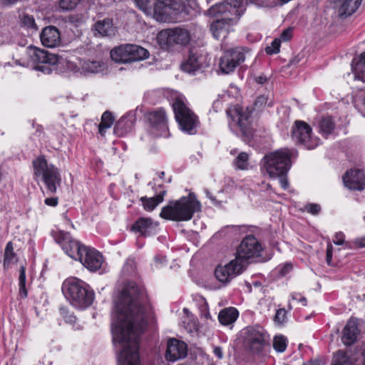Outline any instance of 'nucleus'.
Wrapping results in <instances>:
<instances>
[{
	"mask_svg": "<svg viewBox=\"0 0 365 365\" xmlns=\"http://www.w3.org/2000/svg\"><path fill=\"white\" fill-rule=\"evenodd\" d=\"M143 294L133 282L128 284L115 304L112 323L113 340L122 344L119 365H140L139 336L147 324Z\"/></svg>",
	"mask_w": 365,
	"mask_h": 365,
	"instance_id": "1",
	"label": "nucleus"
},
{
	"mask_svg": "<svg viewBox=\"0 0 365 365\" xmlns=\"http://www.w3.org/2000/svg\"><path fill=\"white\" fill-rule=\"evenodd\" d=\"M200 210V203L195 195L190 194L178 200L170 201L161 210L160 216L162 218L173 221H188L195 212Z\"/></svg>",
	"mask_w": 365,
	"mask_h": 365,
	"instance_id": "2",
	"label": "nucleus"
},
{
	"mask_svg": "<svg viewBox=\"0 0 365 365\" xmlns=\"http://www.w3.org/2000/svg\"><path fill=\"white\" fill-rule=\"evenodd\" d=\"M62 292L73 307L81 309L90 307L94 299V292L90 286L76 277L68 278L63 282Z\"/></svg>",
	"mask_w": 365,
	"mask_h": 365,
	"instance_id": "3",
	"label": "nucleus"
},
{
	"mask_svg": "<svg viewBox=\"0 0 365 365\" xmlns=\"http://www.w3.org/2000/svg\"><path fill=\"white\" fill-rule=\"evenodd\" d=\"M34 179L37 182H42L48 194H54L61 183L58 169L48 164L44 157L37 158L33 161Z\"/></svg>",
	"mask_w": 365,
	"mask_h": 365,
	"instance_id": "4",
	"label": "nucleus"
},
{
	"mask_svg": "<svg viewBox=\"0 0 365 365\" xmlns=\"http://www.w3.org/2000/svg\"><path fill=\"white\" fill-rule=\"evenodd\" d=\"M292 155V151L281 148L264 156V166L269 177L275 178L277 175L286 174L291 166Z\"/></svg>",
	"mask_w": 365,
	"mask_h": 365,
	"instance_id": "5",
	"label": "nucleus"
},
{
	"mask_svg": "<svg viewBox=\"0 0 365 365\" xmlns=\"http://www.w3.org/2000/svg\"><path fill=\"white\" fill-rule=\"evenodd\" d=\"M263 247L259 240L252 235H247L238 246L235 260L242 264L245 269L250 259L261 256Z\"/></svg>",
	"mask_w": 365,
	"mask_h": 365,
	"instance_id": "6",
	"label": "nucleus"
},
{
	"mask_svg": "<svg viewBox=\"0 0 365 365\" xmlns=\"http://www.w3.org/2000/svg\"><path fill=\"white\" fill-rule=\"evenodd\" d=\"M173 107L181 130L189 134L195 133L198 120L195 113L180 99H176Z\"/></svg>",
	"mask_w": 365,
	"mask_h": 365,
	"instance_id": "7",
	"label": "nucleus"
},
{
	"mask_svg": "<svg viewBox=\"0 0 365 365\" xmlns=\"http://www.w3.org/2000/svg\"><path fill=\"white\" fill-rule=\"evenodd\" d=\"M148 51L138 45L125 44L115 47L110 51V57L115 62H133L148 57Z\"/></svg>",
	"mask_w": 365,
	"mask_h": 365,
	"instance_id": "8",
	"label": "nucleus"
},
{
	"mask_svg": "<svg viewBox=\"0 0 365 365\" xmlns=\"http://www.w3.org/2000/svg\"><path fill=\"white\" fill-rule=\"evenodd\" d=\"M227 114L230 118L229 125L231 129L239 128L244 135H251V111L246 108L235 106L227 110Z\"/></svg>",
	"mask_w": 365,
	"mask_h": 365,
	"instance_id": "9",
	"label": "nucleus"
},
{
	"mask_svg": "<svg viewBox=\"0 0 365 365\" xmlns=\"http://www.w3.org/2000/svg\"><path fill=\"white\" fill-rule=\"evenodd\" d=\"M312 129L307 123L296 120L292 127V137L299 144L303 145L307 149H314L318 146L320 140L312 135Z\"/></svg>",
	"mask_w": 365,
	"mask_h": 365,
	"instance_id": "10",
	"label": "nucleus"
},
{
	"mask_svg": "<svg viewBox=\"0 0 365 365\" xmlns=\"http://www.w3.org/2000/svg\"><path fill=\"white\" fill-rule=\"evenodd\" d=\"M148 131L155 137H168L169 130L166 113L163 108L150 111L145 115Z\"/></svg>",
	"mask_w": 365,
	"mask_h": 365,
	"instance_id": "11",
	"label": "nucleus"
},
{
	"mask_svg": "<svg viewBox=\"0 0 365 365\" xmlns=\"http://www.w3.org/2000/svg\"><path fill=\"white\" fill-rule=\"evenodd\" d=\"M51 235L55 241L61 246L66 254L76 260L79 258L83 250L86 247L85 245L73 239L68 232L53 230Z\"/></svg>",
	"mask_w": 365,
	"mask_h": 365,
	"instance_id": "12",
	"label": "nucleus"
},
{
	"mask_svg": "<svg viewBox=\"0 0 365 365\" xmlns=\"http://www.w3.org/2000/svg\"><path fill=\"white\" fill-rule=\"evenodd\" d=\"M244 346L252 351H261L265 345V336L260 327H247L241 331Z\"/></svg>",
	"mask_w": 365,
	"mask_h": 365,
	"instance_id": "13",
	"label": "nucleus"
},
{
	"mask_svg": "<svg viewBox=\"0 0 365 365\" xmlns=\"http://www.w3.org/2000/svg\"><path fill=\"white\" fill-rule=\"evenodd\" d=\"M158 39L160 43L167 46L175 44L185 46L190 42L191 36L187 29L175 27L160 31L158 35Z\"/></svg>",
	"mask_w": 365,
	"mask_h": 365,
	"instance_id": "14",
	"label": "nucleus"
},
{
	"mask_svg": "<svg viewBox=\"0 0 365 365\" xmlns=\"http://www.w3.org/2000/svg\"><path fill=\"white\" fill-rule=\"evenodd\" d=\"M151 14L148 16L152 17L158 22H168L172 21L175 15L183 10V6L180 4H165L160 0L156 6H154Z\"/></svg>",
	"mask_w": 365,
	"mask_h": 365,
	"instance_id": "15",
	"label": "nucleus"
},
{
	"mask_svg": "<svg viewBox=\"0 0 365 365\" xmlns=\"http://www.w3.org/2000/svg\"><path fill=\"white\" fill-rule=\"evenodd\" d=\"M242 48H236L225 51L220 60V68L223 73L229 74L245 61Z\"/></svg>",
	"mask_w": 365,
	"mask_h": 365,
	"instance_id": "16",
	"label": "nucleus"
},
{
	"mask_svg": "<svg viewBox=\"0 0 365 365\" xmlns=\"http://www.w3.org/2000/svg\"><path fill=\"white\" fill-rule=\"evenodd\" d=\"M77 260L88 270L96 272L101 267L103 258L97 250L86 246Z\"/></svg>",
	"mask_w": 365,
	"mask_h": 365,
	"instance_id": "17",
	"label": "nucleus"
},
{
	"mask_svg": "<svg viewBox=\"0 0 365 365\" xmlns=\"http://www.w3.org/2000/svg\"><path fill=\"white\" fill-rule=\"evenodd\" d=\"M244 269L242 264L233 259L223 267H217L215 271V276L220 282L227 283L237 275L241 274Z\"/></svg>",
	"mask_w": 365,
	"mask_h": 365,
	"instance_id": "18",
	"label": "nucleus"
},
{
	"mask_svg": "<svg viewBox=\"0 0 365 365\" xmlns=\"http://www.w3.org/2000/svg\"><path fill=\"white\" fill-rule=\"evenodd\" d=\"M187 344L175 338L169 339L167 343V349L165 352V358L170 361L185 358L187 356Z\"/></svg>",
	"mask_w": 365,
	"mask_h": 365,
	"instance_id": "19",
	"label": "nucleus"
},
{
	"mask_svg": "<svg viewBox=\"0 0 365 365\" xmlns=\"http://www.w3.org/2000/svg\"><path fill=\"white\" fill-rule=\"evenodd\" d=\"M27 53L36 65L43 63L56 64L58 61L56 55L50 53L48 51L36 46H29L27 48Z\"/></svg>",
	"mask_w": 365,
	"mask_h": 365,
	"instance_id": "20",
	"label": "nucleus"
},
{
	"mask_svg": "<svg viewBox=\"0 0 365 365\" xmlns=\"http://www.w3.org/2000/svg\"><path fill=\"white\" fill-rule=\"evenodd\" d=\"M343 181L349 190H362L365 187V175L360 170H350L345 173Z\"/></svg>",
	"mask_w": 365,
	"mask_h": 365,
	"instance_id": "21",
	"label": "nucleus"
},
{
	"mask_svg": "<svg viewBox=\"0 0 365 365\" xmlns=\"http://www.w3.org/2000/svg\"><path fill=\"white\" fill-rule=\"evenodd\" d=\"M42 44L48 48H55L61 44V34L53 26H48L43 29L40 34Z\"/></svg>",
	"mask_w": 365,
	"mask_h": 365,
	"instance_id": "22",
	"label": "nucleus"
},
{
	"mask_svg": "<svg viewBox=\"0 0 365 365\" xmlns=\"http://www.w3.org/2000/svg\"><path fill=\"white\" fill-rule=\"evenodd\" d=\"M207 66L205 62V58L197 53L191 52L188 57L182 63L181 69L188 73H195L204 66Z\"/></svg>",
	"mask_w": 365,
	"mask_h": 365,
	"instance_id": "23",
	"label": "nucleus"
},
{
	"mask_svg": "<svg viewBox=\"0 0 365 365\" xmlns=\"http://www.w3.org/2000/svg\"><path fill=\"white\" fill-rule=\"evenodd\" d=\"M359 329L355 321L350 319L343 329L341 341L346 346H351L357 339Z\"/></svg>",
	"mask_w": 365,
	"mask_h": 365,
	"instance_id": "24",
	"label": "nucleus"
},
{
	"mask_svg": "<svg viewBox=\"0 0 365 365\" xmlns=\"http://www.w3.org/2000/svg\"><path fill=\"white\" fill-rule=\"evenodd\" d=\"M353 73L354 75L355 87L359 90H363L365 88L361 86L359 83H365V52L360 55L359 59L355 66H353Z\"/></svg>",
	"mask_w": 365,
	"mask_h": 365,
	"instance_id": "25",
	"label": "nucleus"
},
{
	"mask_svg": "<svg viewBox=\"0 0 365 365\" xmlns=\"http://www.w3.org/2000/svg\"><path fill=\"white\" fill-rule=\"evenodd\" d=\"M156 225L150 218L141 217L132 226V230L139 232L141 235L147 236L153 233Z\"/></svg>",
	"mask_w": 365,
	"mask_h": 365,
	"instance_id": "26",
	"label": "nucleus"
},
{
	"mask_svg": "<svg viewBox=\"0 0 365 365\" xmlns=\"http://www.w3.org/2000/svg\"><path fill=\"white\" fill-rule=\"evenodd\" d=\"M239 315L238 311L234 307H228L221 310L218 315L219 322L222 325L233 324Z\"/></svg>",
	"mask_w": 365,
	"mask_h": 365,
	"instance_id": "27",
	"label": "nucleus"
},
{
	"mask_svg": "<svg viewBox=\"0 0 365 365\" xmlns=\"http://www.w3.org/2000/svg\"><path fill=\"white\" fill-rule=\"evenodd\" d=\"M95 30L103 36H111L115 35V29L113 21L109 19L98 21L95 24Z\"/></svg>",
	"mask_w": 365,
	"mask_h": 365,
	"instance_id": "28",
	"label": "nucleus"
},
{
	"mask_svg": "<svg viewBox=\"0 0 365 365\" xmlns=\"http://www.w3.org/2000/svg\"><path fill=\"white\" fill-rule=\"evenodd\" d=\"M361 0H343L339 14L341 16H348L354 14L361 4Z\"/></svg>",
	"mask_w": 365,
	"mask_h": 365,
	"instance_id": "29",
	"label": "nucleus"
},
{
	"mask_svg": "<svg viewBox=\"0 0 365 365\" xmlns=\"http://www.w3.org/2000/svg\"><path fill=\"white\" fill-rule=\"evenodd\" d=\"M227 26L223 20H217L210 25V31L216 39L225 37L227 34Z\"/></svg>",
	"mask_w": 365,
	"mask_h": 365,
	"instance_id": "30",
	"label": "nucleus"
},
{
	"mask_svg": "<svg viewBox=\"0 0 365 365\" xmlns=\"http://www.w3.org/2000/svg\"><path fill=\"white\" fill-rule=\"evenodd\" d=\"M17 261L16 254L14 251V246L11 242H9L5 247L4 255V268L9 269L12 264Z\"/></svg>",
	"mask_w": 365,
	"mask_h": 365,
	"instance_id": "31",
	"label": "nucleus"
},
{
	"mask_svg": "<svg viewBox=\"0 0 365 365\" xmlns=\"http://www.w3.org/2000/svg\"><path fill=\"white\" fill-rule=\"evenodd\" d=\"M334 128V123L330 116L323 117L319 122V132L326 138L333 132Z\"/></svg>",
	"mask_w": 365,
	"mask_h": 365,
	"instance_id": "32",
	"label": "nucleus"
},
{
	"mask_svg": "<svg viewBox=\"0 0 365 365\" xmlns=\"http://www.w3.org/2000/svg\"><path fill=\"white\" fill-rule=\"evenodd\" d=\"M105 65L98 61H86L81 64V68L86 73H98L104 69Z\"/></svg>",
	"mask_w": 365,
	"mask_h": 365,
	"instance_id": "33",
	"label": "nucleus"
},
{
	"mask_svg": "<svg viewBox=\"0 0 365 365\" xmlns=\"http://www.w3.org/2000/svg\"><path fill=\"white\" fill-rule=\"evenodd\" d=\"M114 122V117L109 111H106L101 117V122L98 125L99 133L101 135H104L106 130L110 128Z\"/></svg>",
	"mask_w": 365,
	"mask_h": 365,
	"instance_id": "34",
	"label": "nucleus"
},
{
	"mask_svg": "<svg viewBox=\"0 0 365 365\" xmlns=\"http://www.w3.org/2000/svg\"><path fill=\"white\" fill-rule=\"evenodd\" d=\"M160 0H135V6L142 11L145 15L151 14L153 6L158 4Z\"/></svg>",
	"mask_w": 365,
	"mask_h": 365,
	"instance_id": "35",
	"label": "nucleus"
},
{
	"mask_svg": "<svg viewBox=\"0 0 365 365\" xmlns=\"http://www.w3.org/2000/svg\"><path fill=\"white\" fill-rule=\"evenodd\" d=\"M333 365H353V362L350 359L347 352L339 350L334 356Z\"/></svg>",
	"mask_w": 365,
	"mask_h": 365,
	"instance_id": "36",
	"label": "nucleus"
},
{
	"mask_svg": "<svg viewBox=\"0 0 365 365\" xmlns=\"http://www.w3.org/2000/svg\"><path fill=\"white\" fill-rule=\"evenodd\" d=\"M131 128V122L125 118H121L115 124L114 127V133L118 135L122 136L125 134Z\"/></svg>",
	"mask_w": 365,
	"mask_h": 365,
	"instance_id": "37",
	"label": "nucleus"
},
{
	"mask_svg": "<svg viewBox=\"0 0 365 365\" xmlns=\"http://www.w3.org/2000/svg\"><path fill=\"white\" fill-rule=\"evenodd\" d=\"M140 200L143 202L144 209L147 211L153 210L158 204L162 202L161 196H155L153 197H142Z\"/></svg>",
	"mask_w": 365,
	"mask_h": 365,
	"instance_id": "38",
	"label": "nucleus"
},
{
	"mask_svg": "<svg viewBox=\"0 0 365 365\" xmlns=\"http://www.w3.org/2000/svg\"><path fill=\"white\" fill-rule=\"evenodd\" d=\"M19 286L20 297L21 298H26L28 293L26 288V268L23 265L21 266L19 269Z\"/></svg>",
	"mask_w": 365,
	"mask_h": 365,
	"instance_id": "39",
	"label": "nucleus"
},
{
	"mask_svg": "<svg viewBox=\"0 0 365 365\" xmlns=\"http://www.w3.org/2000/svg\"><path fill=\"white\" fill-rule=\"evenodd\" d=\"M249 155L245 152H241L238 154L234 160V165L239 170H246L248 168Z\"/></svg>",
	"mask_w": 365,
	"mask_h": 365,
	"instance_id": "40",
	"label": "nucleus"
},
{
	"mask_svg": "<svg viewBox=\"0 0 365 365\" xmlns=\"http://www.w3.org/2000/svg\"><path fill=\"white\" fill-rule=\"evenodd\" d=\"M273 347L278 352H283L287 347V339L280 335L276 336L273 341Z\"/></svg>",
	"mask_w": 365,
	"mask_h": 365,
	"instance_id": "41",
	"label": "nucleus"
},
{
	"mask_svg": "<svg viewBox=\"0 0 365 365\" xmlns=\"http://www.w3.org/2000/svg\"><path fill=\"white\" fill-rule=\"evenodd\" d=\"M135 262L132 259H128L124 264L122 268V274L125 277H128L135 273Z\"/></svg>",
	"mask_w": 365,
	"mask_h": 365,
	"instance_id": "42",
	"label": "nucleus"
},
{
	"mask_svg": "<svg viewBox=\"0 0 365 365\" xmlns=\"http://www.w3.org/2000/svg\"><path fill=\"white\" fill-rule=\"evenodd\" d=\"M21 23L27 29H30L34 31L37 30V25L35 22L34 18L32 16L24 14L21 17Z\"/></svg>",
	"mask_w": 365,
	"mask_h": 365,
	"instance_id": "43",
	"label": "nucleus"
},
{
	"mask_svg": "<svg viewBox=\"0 0 365 365\" xmlns=\"http://www.w3.org/2000/svg\"><path fill=\"white\" fill-rule=\"evenodd\" d=\"M81 0H59V6L63 10L74 9Z\"/></svg>",
	"mask_w": 365,
	"mask_h": 365,
	"instance_id": "44",
	"label": "nucleus"
},
{
	"mask_svg": "<svg viewBox=\"0 0 365 365\" xmlns=\"http://www.w3.org/2000/svg\"><path fill=\"white\" fill-rule=\"evenodd\" d=\"M281 44V40L279 38H275L272 41L270 46H267L265 48L266 53L267 54H274L279 52Z\"/></svg>",
	"mask_w": 365,
	"mask_h": 365,
	"instance_id": "45",
	"label": "nucleus"
},
{
	"mask_svg": "<svg viewBox=\"0 0 365 365\" xmlns=\"http://www.w3.org/2000/svg\"><path fill=\"white\" fill-rule=\"evenodd\" d=\"M267 103L268 98L267 96L264 95L259 96L256 98L254 103V108L257 110H260L266 106Z\"/></svg>",
	"mask_w": 365,
	"mask_h": 365,
	"instance_id": "46",
	"label": "nucleus"
},
{
	"mask_svg": "<svg viewBox=\"0 0 365 365\" xmlns=\"http://www.w3.org/2000/svg\"><path fill=\"white\" fill-rule=\"evenodd\" d=\"M287 312L284 309H279L274 316V321L278 324H282L286 321Z\"/></svg>",
	"mask_w": 365,
	"mask_h": 365,
	"instance_id": "47",
	"label": "nucleus"
},
{
	"mask_svg": "<svg viewBox=\"0 0 365 365\" xmlns=\"http://www.w3.org/2000/svg\"><path fill=\"white\" fill-rule=\"evenodd\" d=\"M304 210L312 215H317L321 210V207L318 204L309 203L304 207Z\"/></svg>",
	"mask_w": 365,
	"mask_h": 365,
	"instance_id": "48",
	"label": "nucleus"
},
{
	"mask_svg": "<svg viewBox=\"0 0 365 365\" xmlns=\"http://www.w3.org/2000/svg\"><path fill=\"white\" fill-rule=\"evenodd\" d=\"M55 64H48V63H43L40 65H36L34 66V69L37 71H40L45 74H49L52 71L51 66H54Z\"/></svg>",
	"mask_w": 365,
	"mask_h": 365,
	"instance_id": "49",
	"label": "nucleus"
},
{
	"mask_svg": "<svg viewBox=\"0 0 365 365\" xmlns=\"http://www.w3.org/2000/svg\"><path fill=\"white\" fill-rule=\"evenodd\" d=\"M293 268V265L290 262L284 264L279 269V273L282 276L287 274Z\"/></svg>",
	"mask_w": 365,
	"mask_h": 365,
	"instance_id": "50",
	"label": "nucleus"
},
{
	"mask_svg": "<svg viewBox=\"0 0 365 365\" xmlns=\"http://www.w3.org/2000/svg\"><path fill=\"white\" fill-rule=\"evenodd\" d=\"M292 299L299 302L304 307L307 306V299L299 293H293L292 294Z\"/></svg>",
	"mask_w": 365,
	"mask_h": 365,
	"instance_id": "51",
	"label": "nucleus"
},
{
	"mask_svg": "<svg viewBox=\"0 0 365 365\" xmlns=\"http://www.w3.org/2000/svg\"><path fill=\"white\" fill-rule=\"evenodd\" d=\"M276 178H279V184L284 190H286L288 188L289 183H288L287 178L286 177V174H282L280 175H277Z\"/></svg>",
	"mask_w": 365,
	"mask_h": 365,
	"instance_id": "52",
	"label": "nucleus"
},
{
	"mask_svg": "<svg viewBox=\"0 0 365 365\" xmlns=\"http://www.w3.org/2000/svg\"><path fill=\"white\" fill-rule=\"evenodd\" d=\"M333 242L337 245H343L344 242V235L341 232L336 233Z\"/></svg>",
	"mask_w": 365,
	"mask_h": 365,
	"instance_id": "53",
	"label": "nucleus"
},
{
	"mask_svg": "<svg viewBox=\"0 0 365 365\" xmlns=\"http://www.w3.org/2000/svg\"><path fill=\"white\" fill-rule=\"evenodd\" d=\"M225 8L223 4H215L208 10L210 14H215L217 12H221Z\"/></svg>",
	"mask_w": 365,
	"mask_h": 365,
	"instance_id": "54",
	"label": "nucleus"
},
{
	"mask_svg": "<svg viewBox=\"0 0 365 365\" xmlns=\"http://www.w3.org/2000/svg\"><path fill=\"white\" fill-rule=\"evenodd\" d=\"M292 37V29H287L283 31V32L281 34L280 37L279 39L281 41H287L289 40Z\"/></svg>",
	"mask_w": 365,
	"mask_h": 365,
	"instance_id": "55",
	"label": "nucleus"
},
{
	"mask_svg": "<svg viewBox=\"0 0 365 365\" xmlns=\"http://www.w3.org/2000/svg\"><path fill=\"white\" fill-rule=\"evenodd\" d=\"M58 197H56L46 198L45 201H44V202L46 205L52 206V207L56 206L58 205Z\"/></svg>",
	"mask_w": 365,
	"mask_h": 365,
	"instance_id": "56",
	"label": "nucleus"
},
{
	"mask_svg": "<svg viewBox=\"0 0 365 365\" xmlns=\"http://www.w3.org/2000/svg\"><path fill=\"white\" fill-rule=\"evenodd\" d=\"M327 261L328 264H330L332 258V246L331 245H328L327 249Z\"/></svg>",
	"mask_w": 365,
	"mask_h": 365,
	"instance_id": "57",
	"label": "nucleus"
},
{
	"mask_svg": "<svg viewBox=\"0 0 365 365\" xmlns=\"http://www.w3.org/2000/svg\"><path fill=\"white\" fill-rule=\"evenodd\" d=\"M213 352L215 355L220 359H222L223 357V352L222 349L220 346H215L213 349Z\"/></svg>",
	"mask_w": 365,
	"mask_h": 365,
	"instance_id": "58",
	"label": "nucleus"
},
{
	"mask_svg": "<svg viewBox=\"0 0 365 365\" xmlns=\"http://www.w3.org/2000/svg\"><path fill=\"white\" fill-rule=\"evenodd\" d=\"M206 196L215 204H218L220 201L217 200L215 197L207 190H205Z\"/></svg>",
	"mask_w": 365,
	"mask_h": 365,
	"instance_id": "59",
	"label": "nucleus"
},
{
	"mask_svg": "<svg viewBox=\"0 0 365 365\" xmlns=\"http://www.w3.org/2000/svg\"><path fill=\"white\" fill-rule=\"evenodd\" d=\"M255 80H256V82H257L258 83L264 84L265 82H267V78L265 76H261L256 77Z\"/></svg>",
	"mask_w": 365,
	"mask_h": 365,
	"instance_id": "60",
	"label": "nucleus"
},
{
	"mask_svg": "<svg viewBox=\"0 0 365 365\" xmlns=\"http://www.w3.org/2000/svg\"><path fill=\"white\" fill-rule=\"evenodd\" d=\"M233 229H235V230H239L241 232H247V227L246 226H244V225H242V226H237V227H235V226H233Z\"/></svg>",
	"mask_w": 365,
	"mask_h": 365,
	"instance_id": "61",
	"label": "nucleus"
},
{
	"mask_svg": "<svg viewBox=\"0 0 365 365\" xmlns=\"http://www.w3.org/2000/svg\"><path fill=\"white\" fill-rule=\"evenodd\" d=\"M357 243L359 247H365V237L357 240Z\"/></svg>",
	"mask_w": 365,
	"mask_h": 365,
	"instance_id": "62",
	"label": "nucleus"
},
{
	"mask_svg": "<svg viewBox=\"0 0 365 365\" xmlns=\"http://www.w3.org/2000/svg\"><path fill=\"white\" fill-rule=\"evenodd\" d=\"M304 365H322V364L319 361H314L307 362V364H304Z\"/></svg>",
	"mask_w": 365,
	"mask_h": 365,
	"instance_id": "63",
	"label": "nucleus"
},
{
	"mask_svg": "<svg viewBox=\"0 0 365 365\" xmlns=\"http://www.w3.org/2000/svg\"><path fill=\"white\" fill-rule=\"evenodd\" d=\"M66 320L68 322L72 323V322H74L76 321V317L72 316V315H71Z\"/></svg>",
	"mask_w": 365,
	"mask_h": 365,
	"instance_id": "64",
	"label": "nucleus"
}]
</instances>
